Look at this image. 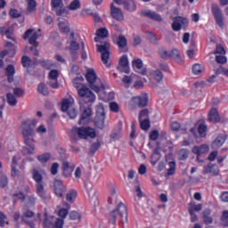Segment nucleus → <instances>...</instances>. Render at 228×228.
Listing matches in <instances>:
<instances>
[{
	"label": "nucleus",
	"instance_id": "nucleus-5",
	"mask_svg": "<svg viewBox=\"0 0 228 228\" xmlns=\"http://www.w3.org/2000/svg\"><path fill=\"white\" fill-rule=\"evenodd\" d=\"M86 79L90 84L94 92H101V87L104 85L101 78L97 77V74L94 69H88L86 74Z\"/></svg>",
	"mask_w": 228,
	"mask_h": 228
},
{
	"label": "nucleus",
	"instance_id": "nucleus-40",
	"mask_svg": "<svg viewBox=\"0 0 228 228\" xmlns=\"http://www.w3.org/2000/svg\"><path fill=\"white\" fill-rule=\"evenodd\" d=\"M7 103L9 106H17V98L12 93L6 94Z\"/></svg>",
	"mask_w": 228,
	"mask_h": 228
},
{
	"label": "nucleus",
	"instance_id": "nucleus-33",
	"mask_svg": "<svg viewBox=\"0 0 228 228\" xmlns=\"http://www.w3.org/2000/svg\"><path fill=\"white\" fill-rule=\"evenodd\" d=\"M226 137L224 134H220L216 137V139L212 142L213 149H218V147H222L224 143H225Z\"/></svg>",
	"mask_w": 228,
	"mask_h": 228
},
{
	"label": "nucleus",
	"instance_id": "nucleus-6",
	"mask_svg": "<svg viewBox=\"0 0 228 228\" xmlns=\"http://www.w3.org/2000/svg\"><path fill=\"white\" fill-rule=\"evenodd\" d=\"M61 110L67 111L69 118H76L77 117V110L74 108V98L69 96L62 101Z\"/></svg>",
	"mask_w": 228,
	"mask_h": 228
},
{
	"label": "nucleus",
	"instance_id": "nucleus-17",
	"mask_svg": "<svg viewBox=\"0 0 228 228\" xmlns=\"http://www.w3.org/2000/svg\"><path fill=\"white\" fill-rule=\"evenodd\" d=\"M60 77V71L58 69H52L49 72V85L52 88H59L58 77Z\"/></svg>",
	"mask_w": 228,
	"mask_h": 228
},
{
	"label": "nucleus",
	"instance_id": "nucleus-59",
	"mask_svg": "<svg viewBox=\"0 0 228 228\" xmlns=\"http://www.w3.org/2000/svg\"><path fill=\"white\" fill-rule=\"evenodd\" d=\"M8 219L6 218V216L3 214V212H0V227H4V225H8Z\"/></svg>",
	"mask_w": 228,
	"mask_h": 228
},
{
	"label": "nucleus",
	"instance_id": "nucleus-52",
	"mask_svg": "<svg viewBox=\"0 0 228 228\" xmlns=\"http://www.w3.org/2000/svg\"><path fill=\"white\" fill-rule=\"evenodd\" d=\"M139 121H140L141 128L143 131H147V129H149V127H151V121H149V118L139 119Z\"/></svg>",
	"mask_w": 228,
	"mask_h": 228
},
{
	"label": "nucleus",
	"instance_id": "nucleus-63",
	"mask_svg": "<svg viewBox=\"0 0 228 228\" xmlns=\"http://www.w3.org/2000/svg\"><path fill=\"white\" fill-rule=\"evenodd\" d=\"M215 54L216 55H225V49H224V46H222V45H217L216 48V52Z\"/></svg>",
	"mask_w": 228,
	"mask_h": 228
},
{
	"label": "nucleus",
	"instance_id": "nucleus-11",
	"mask_svg": "<svg viewBox=\"0 0 228 228\" xmlns=\"http://www.w3.org/2000/svg\"><path fill=\"white\" fill-rule=\"evenodd\" d=\"M40 35V29L37 32L33 29H28L26 31L25 35L23 36V38L24 40L28 38V42L31 45H38L37 38H38Z\"/></svg>",
	"mask_w": 228,
	"mask_h": 228
},
{
	"label": "nucleus",
	"instance_id": "nucleus-18",
	"mask_svg": "<svg viewBox=\"0 0 228 228\" xmlns=\"http://www.w3.org/2000/svg\"><path fill=\"white\" fill-rule=\"evenodd\" d=\"M100 88H101L100 92H96V94H98L102 101H104L106 102L108 101H113V99H115V93L113 92L107 93L106 87H104V84Z\"/></svg>",
	"mask_w": 228,
	"mask_h": 228
},
{
	"label": "nucleus",
	"instance_id": "nucleus-22",
	"mask_svg": "<svg viewBox=\"0 0 228 228\" xmlns=\"http://www.w3.org/2000/svg\"><path fill=\"white\" fill-rule=\"evenodd\" d=\"M53 188H54L55 195L57 197H63V193H65V191H67V189L63 185V182L60 180L54 181Z\"/></svg>",
	"mask_w": 228,
	"mask_h": 228
},
{
	"label": "nucleus",
	"instance_id": "nucleus-3",
	"mask_svg": "<svg viewBox=\"0 0 228 228\" xmlns=\"http://www.w3.org/2000/svg\"><path fill=\"white\" fill-rule=\"evenodd\" d=\"M85 78L81 75L73 79V86L77 88L78 92V95L82 97L85 102H95V94L86 87V86L83 85Z\"/></svg>",
	"mask_w": 228,
	"mask_h": 228
},
{
	"label": "nucleus",
	"instance_id": "nucleus-43",
	"mask_svg": "<svg viewBox=\"0 0 228 228\" xmlns=\"http://www.w3.org/2000/svg\"><path fill=\"white\" fill-rule=\"evenodd\" d=\"M6 72L9 83H12V81H13V74H15V68L13 67V65H9L6 68Z\"/></svg>",
	"mask_w": 228,
	"mask_h": 228
},
{
	"label": "nucleus",
	"instance_id": "nucleus-51",
	"mask_svg": "<svg viewBox=\"0 0 228 228\" xmlns=\"http://www.w3.org/2000/svg\"><path fill=\"white\" fill-rule=\"evenodd\" d=\"M21 63L23 67H33L35 65V62L31 61L28 56H24L21 59Z\"/></svg>",
	"mask_w": 228,
	"mask_h": 228
},
{
	"label": "nucleus",
	"instance_id": "nucleus-23",
	"mask_svg": "<svg viewBox=\"0 0 228 228\" xmlns=\"http://www.w3.org/2000/svg\"><path fill=\"white\" fill-rule=\"evenodd\" d=\"M90 117H92V109L86 108L82 111V115L79 120V124L85 126L90 122Z\"/></svg>",
	"mask_w": 228,
	"mask_h": 228
},
{
	"label": "nucleus",
	"instance_id": "nucleus-37",
	"mask_svg": "<svg viewBox=\"0 0 228 228\" xmlns=\"http://www.w3.org/2000/svg\"><path fill=\"white\" fill-rule=\"evenodd\" d=\"M63 206L66 208H61L58 212V216H60L62 220L67 218V215H69V209H70V204L65 202Z\"/></svg>",
	"mask_w": 228,
	"mask_h": 228
},
{
	"label": "nucleus",
	"instance_id": "nucleus-29",
	"mask_svg": "<svg viewBox=\"0 0 228 228\" xmlns=\"http://www.w3.org/2000/svg\"><path fill=\"white\" fill-rule=\"evenodd\" d=\"M138 79V76L132 74L130 76H124L122 77L123 85H125L126 88H129L131 85H133L134 81H136Z\"/></svg>",
	"mask_w": 228,
	"mask_h": 228
},
{
	"label": "nucleus",
	"instance_id": "nucleus-39",
	"mask_svg": "<svg viewBox=\"0 0 228 228\" xmlns=\"http://www.w3.org/2000/svg\"><path fill=\"white\" fill-rule=\"evenodd\" d=\"M32 177L34 181L37 183V184H42V174L37 169H34L32 172Z\"/></svg>",
	"mask_w": 228,
	"mask_h": 228
},
{
	"label": "nucleus",
	"instance_id": "nucleus-36",
	"mask_svg": "<svg viewBox=\"0 0 228 228\" xmlns=\"http://www.w3.org/2000/svg\"><path fill=\"white\" fill-rule=\"evenodd\" d=\"M37 188V194L38 195V197H40V199L45 200L47 199V194L45 191V188H44V184L42 183H37L36 185Z\"/></svg>",
	"mask_w": 228,
	"mask_h": 228
},
{
	"label": "nucleus",
	"instance_id": "nucleus-4",
	"mask_svg": "<svg viewBox=\"0 0 228 228\" xmlns=\"http://www.w3.org/2000/svg\"><path fill=\"white\" fill-rule=\"evenodd\" d=\"M71 134L75 139L88 140V138H96L97 132H95V128L90 126H75L71 130Z\"/></svg>",
	"mask_w": 228,
	"mask_h": 228
},
{
	"label": "nucleus",
	"instance_id": "nucleus-56",
	"mask_svg": "<svg viewBox=\"0 0 228 228\" xmlns=\"http://www.w3.org/2000/svg\"><path fill=\"white\" fill-rule=\"evenodd\" d=\"M169 168L167 169V175H174L175 174V162L170 161L168 163Z\"/></svg>",
	"mask_w": 228,
	"mask_h": 228
},
{
	"label": "nucleus",
	"instance_id": "nucleus-48",
	"mask_svg": "<svg viewBox=\"0 0 228 228\" xmlns=\"http://www.w3.org/2000/svg\"><path fill=\"white\" fill-rule=\"evenodd\" d=\"M76 197H77V192L76 191H69L66 195V200H68V202H74Z\"/></svg>",
	"mask_w": 228,
	"mask_h": 228
},
{
	"label": "nucleus",
	"instance_id": "nucleus-30",
	"mask_svg": "<svg viewBox=\"0 0 228 228\" xmlns=\"http://www.w3.org/2000/svg\"><path fill=\"white\" fill-rule=\"evenodd\" d=\"M117 44L121 53H127V39H126L124 36H119L118 37Z\"/></svg>",
	"mask_w": 228,
	"mask_h": 228
},
{
	"label": "nucleus",
	"instance_id": "nucleus-35",
	"mask_svg": "<svg viewBox=\"0 0 228 228\" xmlns=\"http://www.w3.org/2000/svg\"><path fill=\"white\" fill-rule=\"evenodd\" d=\"M69 44V48L71 51H77L79 49V45L76 42V37H74V32H71L68 40Z\"/></svg>",
	"mask_w": 228,
	"mask_h": 228
},
{
	"label": "nucleus",
	"instance_id": "nucleus-57",
	"mask_svg": "<svg viewBox=\"0 0 228 228\" xmlns=\"http://www.w3.org/2000/svg\"><path fill=\"white\" fill-rule=\"evenodd\" d=\"M190 154V151H188V150L183 149L179 151L178 156H179V159L184 160L188 158Z\"/></svg>",
	"mask_w": 228,
	"mask_h": 228
},
{
	"label": "nucleus",
	"instance_id": "nucleus-58",
	"mask_svg": "<svg viewBox=\"0 0 228 228\" xmlns=\"http://www.w3.org/2000/svg\"><path fill=\"white\" fill-rule=\"evenodd\" d=\"M199 134L201 138H204V136H206V131H208V127L205 125H200L199 128Z\"/></svg>",
	"mask_w": 228,
	"mask_h": 228
},
{
	"label": "nucleus",
	"instance_id": "nucleus-31",
	"mask_svg": "<svg viewBox=\"0 0 228 228\" xmlns=\"http://www.w3.org/2000/svg\"><path fill=\"white\" fill-rule=\"evenodd\" d=\"M142 14L144 15V17H149L150 19H152L153 20H158V22H161L162 20L161 16L159 14L150 10L142 11Z\"/></svg>",
	"mask_w": 228,
	"mask_h": 228
},
{
	"label": "nucleus",
	"instance_id": "nucleus-54",
	"mask_svg": "<svg viewBox=\"0 0 228 228\" xmlns=\"http://www.w3.org/2000/svg\"><path fill=\"white\" fill-rule=\"evenodd\" d=\"M28 12H35L37 10V2L35 0H27Z\"/></svg>",
	"mask_w": 228,
	"mask_h": 228
},
{
	"label": "nucleus",
	"instance_id": "nucleus-61",
	"mask_svg": "<svg viewBox=\"0 0 228 228\" xmlns=\"http://www.w3.org/2000/svg\"><path fill=\"white\" fill-rule=\"evenodd\" d=\"M11 175L12 177H19L20 175V171L17 169V166H11Z\"/></svg>",
	"mask_w": 228,
	"mask_h": 228
},
{
	"label": "nucleus",
	"instance_id": "nucleus-46",
	"mask_svg": "<svg viewBox=\"0 0 228 228\" xmlns=\"http://www.w3.org/2000/svg\"><path fill=\"white\" fill-rule=\"evenodd\" d=\"M79 8H81V2L79 0H73L69 5V10H71L73 12L76 10H79Z\"/></svg>",
	"mask_w": 228,
	"mask_h": 228
},
{
	"label": "nucleus",
	"instance_id": "nucleus-38",
	"mask_svg": "<svg viewBox=\"0 0 228 228\" xmlns=\"http://www.w3.org/2000/svg\"><path fill=\"white\" fill-rule=\"evenodd\" d=\"M1 35H4L6 37V38H9L11 40H13V29L3 27L0 28Z\"/></svg>",
	"mask_w": 228,
	"mask_h": 228
},
{
	"label": "nucleus",
	"instance_id": "nucleus-53",
	"mask_svg": "<svg viewBox=\"0 0 228 228\" xmlns=\"http://www.w3.org/2000/svg\"><path fill=\"white\" fill-rule=\"evenodd\" d=\"M170 58H174L175 60H176V61H179V63H181V55L179 54V50L174 48L170 51Z\"/></svg>",
	"mask_w": 228,
	"mask_h": 228
},
{
	"label": "nucleus",
	"instance_id": "nucleus-1",
	"mask_svg": "<svg viewBox=\"0 0 228 228\" xmlns=\"http://www.w3.org/2000/svg\"><path fill=\"white\" fill-rule=\"evenodd\" d=\"M110 204H118L116 209L110 212L109 216L110 224H117V219L120 218L121 224H127V208L124 203L118 200V196L117 195V190L111 189L110 195L109 197Z\"/></svg>",
	"mask_w": 228,
	"mask_h": 228
},
{
	"label": "nucleus",
	"instance_id": "nucleus-26",
	"mask_svg": "<svg viewBox=\"0 0 228 228\" xmlns=\"http://www.w3.org/2000/svg\"><path fill=\"white\" fill-rule=\"evenodd\" d=\"M218 172H220L218 166L211 163L207 165L204 169V174H210V175H218Z\"/></svg>",
	"mask_w": 228,
	"mask_h": 228
},
{
	"label": "nucleus",
	"instance_id": "nucleus-55",
	"mask_svg": "<svg viewBox=\"0 0 228 228\" xmlns=\"http://www.w3.org/2000/svg\"><path fill=\"white\" fill-rule=\"evenodd\" d=\"M37 92L42 94L43 95H48L49 91L47 90V86L45 84H39L37 86Z\"/></svg>",
	"mask_w": 228,
	"mask_h": 228
},
{
	"label": "nucleus",
	"instance_id": "nucleus-12",
	"mask_svg": "<svg viewBox=\"0 0 228 228\" xmlns=\"http://www.w3.org/2000/svg\"><path fill=\"white\" fill-rule=\"evenodd\" d=\"M86 188L87 190L91 204H93V206H97L99 204V200H97V191L94 189V185L91 183H86Z\"/></svg>",
	"mask_w": 228,
	"mask_h": 228
},
{
	"label": "nucleus",
	"instance_id": "nucleus-25",
	"mask_svg": "<svg viewBox=\"0 0 228 228\" xmlns=\"http://www.w3.org/2000/svg\"><path fill=\"white\" fill-rule=\"evenodd\" d=\"M58 26L61 33H69L70 31V24H69V21L63 18L58 19Z\"/></svg>",
	"mask_w": 228,
	"mask_h": 228
},
{
	"label": "nucleus",
	"instance_id": "nucleus-41",
	"mask_svg": "<svg viewBox=\"0 0 228 228\" xmlns=\"http://www.w3.org/2000/svg\"><path fill=\"white\" fill-rule=\"evenodd\" d=\"M124 8L128 10V12H134L136 10V4L133 0H126Z\"/></svg>",
	"mask_w": 228,
	"mask_h": 228
},
{
	"label": "nucleus",
	"instance_id": "nucleus-42",
	"mask_svg": "<svg viewBox=\"0 0 228 228\" xmlns=\"http://www.w3.org/2000/svg\"><path fill=\"white\" fill-rule=\"evenodd\" d=\"M202 210V205L201 204H198L195 205L194 203H191L189 204V213L190 215H193V213H195V211L199 212Z\"/></svg>",
	"mask_w": 228,
	"mask_h": 228
},
{
	"label": "nucleus",
	"instance_id": "nucleus-16",
	"mask_svg": "<svg viewBox=\"0 0 228 228\" xmlns=\"http://www.w3.org/2000/svg\"><path fill=\"white\" fill-rule=\"evenodd\" d=\"M118 70H119V72H125V74H129V57H127V55H123L120 59H119V64L118 66Z\"/></svg>",
	"mask_w": 228,
	"mask_h": 228
},
{
	"label": "nucleus",
	"instance_id": "nucleus-24",
	"mask_svg": "<svg viewBox=\"0 0 228 228\" xmlns=\"http://www.w3.org/2000/svg\"><path fill=\"white\" fill-rule=\"evenodd\" d=\"M110 14L116 20H124V13L120 8L115 7L113 4H110Z\"/></svg>",
	"mask_w": 228,
	"mask_h": 228
},
{
	"label": "nucleus",
	"instance_id": "nucleus-15",
	"mask_svg": "<svg viewBox=\"0 0 228 228\" xmlns=\"http://www.w3.org/2000/svg\"><path fill=\"white\" fill-rule=\"evenodd\" d=\"M21 221L25 222V224H28L30 228H36L35 222H37V219H35V214L32 211L28 210L24 212L21 217Z\"/></svg>",
	"mask_w": 228,
	"mask_h": 228
},
{
	"label": "nucleus",
	"instance_id": "nucleus-13",
	"mask_svg": "<svg viewBox=\"0 0 228 228\" xmlns=\"http://www.w3.org/2000/svg\"><path fill=\"white\" fill-rule=\"evenodd\" d=\"M13 197H14V199H19L22 202H24V200H26V204H27L28 208H29V206H33L37 200V198L35 196H28L26 198V194L23 191L15 192L13 194Z\"/></svg>",
	"mask_w": 228,
	"mask_h": 228
},
{
	"label": "nucleus",
	"instance_id": "nucleus-21",
	"mask_svg": "<svg viewBox=\"0 0 228 228\" xmlns=\"http://www.w3.org/2000/svg\"><path fill=\"white\" fill-rule=\"evenodd\" d=\"M74 168H76V165H74V163L64 161L62 164L63 175L65 177H70L74 172Z\"/></svg>",
	"mask_w": 228,
	"mask_h": 228
},
{
	"label": "nucleus",
	"instance_id": "nucleus-32",
	"mask_svg": "<svg viewBox=\"0 0 228 228\" xmlns=\"http://www.w3.org/2000/svg\"><path fill=\"white\" fill-rule=\"evenodd\" d=\"M208 120L214 123H216L220 120L218 110L216 108L211 109L210 111L208 112Z\"/></svg>",
	"mask_w": 228,
	"mask_h": 228
},
{
	"label": "nucleus",
	"instance_id": "nucleus-20",
	"mask_svg": "<svg viewBox=\"0 0 228 228\" xmlns=\"http://www.w3.org/2000/svg\"><path fill=\"white\" fill-rule=\"evenodd\" d=\"M133 69L135 72L138 74H142V76H145L147 74V69L143 68V62L140 59H135L132 61Z\"/></svg>",
	"mask_w": 228,
	"mask_h": 228
},
{
	"label": "nucleus",
	"instance_id": "nucleus-10",
	"mask_svg": "<svg viewBox=\"0 0 228 228\" xmlns=\"http://www.w3.org/2000/svg\"><path fill=\"white\" fill-rule=\"evenodd\" d=\"M188 19L181 16L175 17L173 19L172 29L173 31H181L183 26H188Z\"/></svg>",
	"mask_w": 228,
	"mask_h": 228
},
{
	"label": "nucleus",
	"instance_id": "nucleus-62",
	"mask_svg": "<svg viewBox=\"0 0 228 228\" xmlns=\"http://www.w3.org/2000/svg\"><path fill=\"white\" fill-rule=\"evenodd\" d=\"M42 66L45 69H47V70H50V69H53L54 67V62H53V61H44L42 62Z\"/></svg>",
	"mask_w": 228,
	"mask_h": 228
},
{
	"label": "nucleus",
	"instance_id": "nucleus-2",
	"mask_svg": "<svg viewBox=\"0 0 228 228\" xmlns=\"http://www.w3.org/2000/svg\"><path fill=\"white\" fill-rule=\"evenodd\" d=\"M37 126V120L32 122L25 120L21 123L20 129L23 135V140L28 147L23 148V154H34L35 153V129L31 126Z\"/></svg>",
	"mask_w": 228,
	"mask_h": 228
},
{
	"label": "nucleus",
	"instance_id": "nucleus-7",
	"mask_svg": "<svg viewBox=\"0 0 228 228\" xmlns=\"http://www.w3.org/2000/svg\"><path fill=\"white\" fill-rule=\"evenodd\" d=\"M148 102H149V96L147 95V94H142L139 96L133 97L129 101L128 106L130 110H134L137 106L139 108H145Z\"/></svg>",
	"mask_w": 228,
	"mask_h": 228
},
{
	"label": "nucleus",
	"instance_id": "nucleus-64",
	"mask_svg": "<svg viewBox=\"0 0 228 228\" xmlns=\"http://www.w3.org/2000/svg\"><path fill=\"white\" fill-rule=\"evenodd\" d=\"M221 220H222L224 225H228V210H224L223 212V216L221 217Z\"/></svg>",
	"mask_w": 228,
	"mask_h": 228
},
{
	"label": "nucleus",
	"instance_id": "nucleus-14",
	"mask_svg": "<svg viewBox=\"0 0 228 228\" xmlns=\"http://www.w3.org/2000/svg\"><path fill=\"white\" fill-rule=\"evenodd\" d=\"M212 12L216 19V24L220 28H224V16L222 14V11L220 10V7L217 4L212 5Z\"/></svg>",
	"mask_w": 228,
	"mask_h": 228
},
{
	"label": "nucleus",
	"instance_id": "nucleus-49",
	"mask_svg": "<svg viewBox=\"0 0 228 228\" xmlns=\"http://www.w3.org/2000/svg\"><path fill=\"white\" fill-rule=\"evenodd\" d=\"M211 215V210L206 209L203 212V218L205 224H213V219L209 216Z\"/></svg>",
	"mask_w": 228,
	"mask_h": 228
},
{
	"label": "nucleus",
	"instance_id": "nucleus-47",
	"mask_svg": "<svg viewBox=\"0 0 228 228\" xmlns=\"http://www.w3.org/2000/svg\"><path fill=\"white\" fill-rule=\"evenodd\" d=\"M204 72V67L200 64H194L192 66V74L195 76H200V74Z\"/></svg>",
	"mask_w": 228,
	"mask_h": 228
},
{
	"label": "nucleus",
	"instance_id": "nucleus-34",
	"mask_svg": "<svg viewBox=\"0 0 228 228\" xmlns=\"http://www.w3.org/2000/svg\"><path fill=\"white\" fill-rule=\"evenodd\" d=\"M150 79H153L154 81H157V83H159L163 80V73L159 70H151Z\"/></svg>",
	"mask_w": 228,
	"mask_h": 228
},
{
	"label": "nucleus",
	"instance_id": "nucleus-19",
	"mask_svg": "<svg viewBox=\"0 0 228 228\" xmlns=\"http://www.w3.org/2000/svg\"><path fill=\"white\" fill-rule=\"evenodd\" d=\"M51 6H52L53 12H56V15H61V13L65 12V8H63L62 0H52Z\"/></svg>",
	"mask_w": 228,
	"mask_h": 228
},
{
	"label": "nucleus",
	"instance_id": "nucleus-9",
	"mask_svg": "<svg viewBox=\"0 0 228 228\" xmlns=\"http://www.w3.org/2000/svg\"><path fill=\"white\" fill-rule=\"evenodd\" d=\"M106 120V112L104 111V105L100 103L96 107V116L94 119V124L98 129H104V122Z\"/></svg>",
	"mask_w": 228,
	"mask_h": 228
},
{
	"label": "nucleus",
	"instance_id": "nucleus-44",
	"mask_svg": "<svg viewBox=\"0 0 228 228\" xmlns=\"http://www.w3.org/2000/svg\"><path fill=\"white\" fill-rule=\"evenodd\" d=\"M161 158V155L159 154V151L156 149L153 151V154L151 155V165H156L158 161H159V159Z\"/></svg>",
	"mask_w": 228,
	"mask_h": 228
},
{
	"label": "nucleus",
	"instance_id": "nucleus-27",
	"mask_svg": "<svg viewBox=\"0 0 228 228\" xmlns=\"http://www.w3.org/2000/svg\"><path fill=\"white\" fill-rule=\"evenodd\" d=\"M192 152L197 156H202V154H206L207 152H209V146H208V144L194 146L192 148Z\"/></svg>",
	"mask_w": 228,
	"mask_h": 228
},
{
	"label": "nucleus",
	"instance_id": "nucleus-28",
	"mask_svg": "<svg viewBox=\"0 0 228 228\" xmlns=\"http://www.w3.org/2000/svg\"><path fill=\"white\" fill-rule=\"evenodd\" d=\"M110 32L106 28H101L96 30V37H94V42H101V38H108Z\"/></svg>",
	"mask_w": 228,
	"mask_h": 228
},
{
	"label": "nucleus",
	"instance_id": "nucleus-60",
	"mask_svg": "<svg viewBox=\"0 0 228 228\" xmlns=\"http://www.w3.org/2000/svg\"><path fill=\"white\" fill-rule=\"evenodd\" d=\"M159 56L162 57L163 60H167L171 56L170 51H167V49H162L159 51Z\"/></svg>",
	"mask_w": 228,
	"mask_h": 228
},
{
	"label": "nucleus",
	"instance_id": "nucleus-50",
	"mask_svg": "<svg viewBox=\"0 0 228 228\" xmlns=\"http://www.w3.org/2000/svg\"><path fill=\"white\" fill-rule=\"evenodd\" d=\"M37 159L38 161L42 164V165H45V163L46 161H49L51 159V154L50 153H45V154H42V155H39L37 157Z\"/></svg>",
	"mask_w": 228,
	"mask_h": 228
},
{
	"label": "nucleus",
	"instance_id": "nucleus-8",
	"mask_svg": "<svg viewBox=\"0 0 228 228\" xmlns=\"http://www.w3.org/2000/svg\"><path fill=\"white\" fill-rule=\"evenodd\" d=\"M96 47L102 54V61L105 67H110L111 61H110V43L105 42L102 45H96Z\"/></svg>",
	"mask_w": 228,
	"mask_h": 228
},
{
	"label": "nucleus",
	"instance_id": "nucleus-45",
	"mask_svg": "<svg viewBox=\"0 0 228 228\" xmlns=\"http://www.w3.org/2000/svg\"><path fill=\"white\" fill-rule=\"evenodd\" d=\"M134 88H135L136 90H140V88H143V85L144 83H147V79L145 78H138L134 80Z\"/></svg>",
	"mask_w": 228,
	"mask_h": 228
}]
</instances>
